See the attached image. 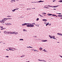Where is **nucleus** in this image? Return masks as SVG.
<instances>
[{
    "mask_svg": "<svg viewBox=\"0 0 62 62\" xmlns=\"http://www.w3.org/2000/svg\"><path fill=\"white\" fill-rule=\"evenodd\" d=\"M34 24H30V27H34Z\"/></svg>",
    "mask_w": 62,
    "mask_h": 62,
    "instance_id": "f257e3e1",
    "label": "nucleus"
},
{
    "mask_svg": "<svg viewBox=\"0 0 62 62\" xmlns=\"http://www.w3.org/2000/svg\"><path fill=\"white\" fill-rule=\"evenodd\" d=\"M53 15H54V14H47V15L48 16H51V15H52V16H53Z\"/></svg>",
    "mask_w": 62,
    "mask_h": 62,
    "instance_id": "f03ea898",
    "label": "nucleus"
},
{
    "mask_svg": "<svg viewBox=\"0 0 62 62\" xmlns=\"http://www.w3.org/2000/svg\"><path fill=\"white\" fill-rule=\"evenodd\" d=\"M57 35H59L60 36H62V34L61 33H58L57 34Z\"/></svg>",
    "mask_w": 62,
    "mask_h": 62,
    "instance_id": "7ed1b4c3",
    "label": "nucleus"
},
{
    "mask_svg": "<svg viewBox=\"0 0 62 62\" xmlns=\"http://www.w3.org/2000/svg\"><path fill=\"white\" fill-rule=\"evenodd\" d=\"M42 21H44V22H46L47 21V20L46 19H43Z\"/></svg>",
    "mask_w": 62,
    "mask_h": 62,
    "instance_id": "20e7f679",
    "label": "nucleus"
},
{
    "mask_svg": "<svg viewBox=\"0 0 62 62\" xmlns=\"http://www.w3.org/2000/svg\"><path fill=\"white\" fill-rule=\"evenodd\" d=\"M42 41L43 42H46V41H47V40H42Z\"/></svg>",
    "mask_w": 62,
    "mask_h": 62,
    "instance_id": "39448f33",
    "label": "nucleus"
},
{
    "mask_svg": "<svg viewBox=\"0 0 62 62\" xmlns=\"http://www.w3.org/2000/svg\"><path fill=\"white\" fill-rule=\"evenodd\" d=\"M4 34H7L8 33V31H5L4 32Z\"/></svg>",
    "mask_w": 62,
    "mask_h": 62,
    "instance_id": "423d86ee",
    "label": "nucleus"
},
{
    "mask_svg": "<svg viewBox=\"0 0 62 62\" xmlns=\"http://www.w3.org/2000/svg\"><path fill=\"white\" fill-rule=\"evenodd\" d=\"M57 16H58V17H62V15H58Z\"/></svg>",
    "mask_w": 62,
    "mask_h": 62,
    "instance_id": "0eeeda50",
    "label": "nucleus"
},
{
    "mask_svg": "<svg viewBox=\"0 0 62 62\" xmlns=\"http://www.w3.org/2000/svg\"><path fill=\"white\" fill-rule=\"evenodd\" d=\"M52 16H56V17H57V16H56V15L54 14H53L52 15Z\"/></svg>",
    "mask_w": 62,
    "mask_h": 62,
    "instance_id": "6e6552de",
    "label": "nucleus"
},
{
    "mask_svg": "<svg viewBox=\"0 0 62 62\" xmlns=\"http://www.w3.org/2000/svg\"><path fill=\"white\" fill-rule=\"evenodd\" d=\"M39 50H40V51H41V50H42V47H40L39 48Z\"/></svg>",
    "mask_w": 62,
    "mask_h": 62,
    "instance_id": "1a4fd4ad",
    "label": "nucleus"
},
{
    "mask_svg": "<svg viewBox=\"0 0 62 62\" xmlns=\"http://www.w3.org/2000/svg\"><path fill=\"white\" fill-rule=\"evenodd\" d=\"M49 37H50V38L51 39H53V37H52L50 35H49Z\"/></svg>",
    "mask_w": 62,
    "mask_h": 62,
    "instance_id": "9d476101",
    "label": "nucleus"
},
{
    "mask_svg": "<svg viewBox=\"0 0 62 62\" xmlns=\"http://www.w3.org/2000/svg\"><path fill=\"white\" fill-rule=\"evenodd\" d=\"M27 27H30V25H27Z\"/></svg>",
    "mask_w": 62,
    "mask_h": 62,
    "instance_id": "9b49d317",
    "label": "nucleus"
},
{
    "mask_svg": "<svg viewBox=\"0 0 62 62\" xmlns=\"http://www.w3.org/2000/svg\"><path fill=\"white\" fill-rule=\"evenodd\" d=\"M6 20V18H4L3 19H2V21H4V20Z\"/></svg>",
    "mask_w": 62,
    "mask_h": 62,
    "instance_id": "f8f14e48",
    "label": "nucleus"
},
{
    "mask_svg": "<svg viewBox=\"0 0 62 62\" xmlns=\"http://www.w3.org/2000/svg\"><path fill=\"white\" fill-rule=\"evenodd\" d=\"M0 23H5V21H1L0 22Z\"/></svg>",
    "mask_w": 62,
    "mask_h": 62,
    "instance_id": "ddd939ff",
    "label": "nucleus"
},
{
    "mask_svg": "<svg viewBox=\"0 0 62 62\" xmlns=\"http://www.w3.org/2000/svg\"><path fill=\"white\" fill-rule=\"evenodd\" d=\"M39 16L41 17H43V16H41V15L40 14H39Z\"/></svg>",
    "mask_w": 62,
    "mask_h": 62,
    "instance_id": "4468645a",
    "label": "nucleus"
},
{
    "mask_svg": "<svg viewBox=\"0 0 62 62\" xmlns=\"http://www.w3.org/2000/svg\"><path fill=\"white\" fill-rule=\"evenodd\" d=\"M59 2H61L62 3V0H60L59 1Z\"/></svg>",
    "mask_w": 62,
    "mask_h": 62,
    "instance_id": "2eb2a0df",
    "label": "nucleus"
},
{
    "mask_svg": "<svg viewBox=\"0 0 62 62\" xmlns=\"http://www.w3.org/2000/svg\"><path fill=\"white\" fill-rule=\"evenodd\" d=\"M39 18H38L37 19L36 21H39Z\"/></svg>",
    "mask_w": 62,
    "mask_h": 62,
    "instance_id": "dca6fc26",
    "label": "nucleus"
},
{
    "mask_svg": "<svg viewBox=\"0 0 62 62\" xmlns=\"http://www.w3.org/2000/svg\"><path fill=\"white\" fill-rule=\"evenodd\" d=\"M22 25L23 26H24V25H25V23H24V24H23Z\"/></svg>",
    "mask_w": 62,
    "mask_h": 62,
    "instance_id": "f3484780",
    "label": "nucleus"
},
{
    "mask_svg": "<svg viewBox=\"0 0 62 62\" xmlns=\"http://www.w3.org/2000/svg\"><path fill=\"white\" fill-rule=\"evenodd\" d=\"M43 51H44L45 52H47V51L45 49H44V50H43Z\"/></svg>",
    "mask_w": 62,
    "mask_h": 62,
    "instance_id": "a211bd4d",
    "label": "nucleus"
},
{
    "mask_svg": "<svg viewBox=\"0 0 62 62\" xmlns=\"http://www.w3.org/2000/svg\"><path fill=\"white\" fill-rule=\"evenodd\" d=\"M15 10H15V9H14L13 10H12V11L13 12H14V11H15Z\"/></svg>",
    "mask_w": 62,
    "mask_h": 62,
    "instance_id": "6ab92c4d",
    "label": "nucleus"
},
{
    "mask_svg": "<svg viewBox=\"0 0 62 62\" xmlns=\"http://www.w3.org/2000/svg\"><path fill=\"white\" fill-rule=\"evenodd\" d=\"M41 0H40L39 1H38V3H40V2H41Z\"/></svg>",
    "mask_w": 62,
    "mask_h": 62,
    "instance_id": "aec40b11",
    "label": "nucleus"
},
{
    "mask_svg": "<svg viewBox=\"0 0 62 62\" xmlns=\"http://www.w3.org/2000/svg\"><path fill=\"white\" fill-rule=\"evenodd\" d=\"M20 40H23V39H20Z\"/></svg>",
    "mask_w": 62,
    "mask_h": 62,
    "instance_id": "412c9836",
    "label": "nucleus"
},
{
    "mask_svg": "<svg viewBox=\"0 0 62 62\" xmlns=\"http://www.w3.org/2000/svg\"><path fill=\"white\" fill-rule=\"evenodd\" d=\"M14 34L16 35V34H18V32H15V33H14Z\"/></svg>",
    "mask_w": 62,
    "mask_h": 62,
    "instance_id": "4be33fe9",
    "label": "nucleus"
},
{
    "mask_svg": "<svg viewBox=\"0 0 62 62\" xmlns=\"http://www.w3.org/2000/svg\"><path fill=\"white\" fill-rule=\"evenodd\" d=\"M7 17H11V16H7Z\"/></svg>",
    "mask_w": 62,
    "mask_h": 62,
    "instance_id": "5701e85b",
    "label": "nucleus"
},
{
    "mask_svg": "<svg viewBox=\"0 0 62 62\" xmlns=\"http://www.w3.org/2000/svg\"><path fill=\"white\" fill-rule=\"evenodd\" d=\"M42 14H46V13H42Z\"/></svg>",
    "mask_w": 62,
    "mask_h": 62,
    "instance_id": "b1692460",
    "label": "nucleus"
},
{
    "mask_svg": "<svg viewBox=\"0 0 62 62\" xmlns=\"http://www.w3.org/2000/svg\"><path fill=\"white\" fill-rule=\"evenodd\" d=\"M8 23H5V24H6V25H8Z\"/></svg>",
    "mask_w": 62,
    "mask_h": 62,
    "instance_id": "393cba45",
    "label": "nucleus"
},
{
    "mask_svg": "<svg viewBox=\"0 0 62 62\" xmlns=\"http://www.w3.org/2000/svg\"><path fill=\"white\" fill-rule=\"evenodd\" d=\"M8 25H11V24L10 23H8Z\"/></svg>",
    "mask_w": 62,
    "mask_h": 62,
    "instance_id": "a878e982",
    "label": "nucleus"
},
{
    "mask_svg": "<svg viewBox=\"0 0 62 62\" xmlns=\"http://www.w3.org/2000/svg\"><path fill=\"white\" fill-rule=\"evenodd\" d=\"M24 57V55H23L22 56H21V57Z\"/></svg>",
    "mask_w": 62,
    "mask_h": 62,
    "instance_id": "bb28decb",
    "label": "nucleus"
},
{
    "mask_svg": "<svg viewBox=\"0 0 62 62\" xmlns=\"http://www.w3.org/2000/svg\"><path fill=\"white\" fill-rule=\"evenodd\" d=\"M5 20H8V19H11V18H5Z\"/></svg>",
    "mask_w": 62,
    "mask_h": 62,
    "instance_id": "cd10ccee",
    "label": "nucleus"
},
{
    "mask_svg": "<svg viewBox=\"0 0 62 62\" xmlns=\"http://www.w3.org/2000/svg\"><path fill=\"white\" fill-rule=\"evenodd\" d=\"M9 50H10V51H12V49H11L10 48H9Z\"/></svg>",
    "mask_w": 62,
    "mask_h": 62,
    "instance_id": "c85d7f7f",
    "label": "nucleus"
},
{
    "mask_svg": "<svg viewBox=\"0 0 62 62\" xmlns=\"http://www.w3.org/2000/svg\"><path fill=\"white\" fill-rule=\"evenodd\" d=\"M31 50H32V51H37V50H33L32 49Z\"/></svg>",
    "mask_w": 62,
    "mask_h": 62,
    "instance_id": "c756f323",
    "label": "nucleus"
},
{
    "mask_svg": "<svg viewBox=\"0 0 62 62\" xmlns=\"http://www.w3.org/2000/svg\"><path fill=\"white\" fill-rule=\"evenodd\" d=\"M5 57H7V58H8V57H9V56H6Z\"/></svg>",
    "mask_w": 62,
    "mask_h": 62,
    "instance_id": "7c9ffc66",
    "label": "nucleus"
},
{
    "mask_svg": "<svg viewBox=\"0 0 62 62\" xmlns=\"http://www.w3.org/2000/svg\"><path fill=\"white\" fill-rule=\"evenodd\" d=\"M56 13L57 14H62L61 13Z\"/></svg>",
    "mask_w": 62,
    "mask_h": 62,
    "instance_id": "2f4dec72",
    "label": "nucleus"
},
{
    "mask_svg": "<svg viewBox=\"0 0 62 62\" xmlns=\"http://www.w3.org/2000/svg\"><path fill=\"white\" fill-rule=\"evenodd\" d=\"M29 47H30V48H33V47H31L30 46H29Z\"/></svg>",
    "mask_w": 62,
    "mask_h": 62,
    "instance_id": "473e14b6",
    "label": "nucleus"
},
{
    "mask_svg": "<svg viewBox=\"0 0 62 62\" xmlns=\"http://www.w3.org/2000/svg\"><path fill=\"white\" fill-rule=\"evenodd\" d=\"M55 38V36H53V38Z\"/></svg>",
    "mask_w": 62,
    "mask_h": 62,
    "instance_id": "72a5a7b5",
    "label": "nucleus"
},
{
    "mask_svg": "<svg viewBox=\"0 0 62 62\" xmlns=\"http://www.w3.org/2000/svg\"><path fill=\"white\" fill-rule=\"evenodd\" d=\"M33 3H38V2H33Z\"/></svg>",
    "mask_w": 62,
    "mask_h": 62,
    "instance_id": "f704fd0d",
    "label": "nucleus"
},
{
    "mask_svg": "<svg viewBox=\"0 0 62 62\" xmlns=\"http://www.w3.org/2000/svg\"><path fill=\"white\" fill-rule=\"evenodd\" d=\"M58 6H59V5L55 6V7L56 8V7H58Z\"/></svg>",
    "mask_w": 62,
    "mask_h": 62,
    "instance_id": "c9c22d12",
    "label": "nucleus"
},
{
    "mask_svg": "<svg viewBox=\"0 0 62 62\" xmlns=\"http://www.w3.org/2000/svg\"><path fill=\"white\" fill-rule=\"evenodd\" d=\"M23 31H25V29H24L23 30Z\"/></svg>",
    "mask_w": 62,
    "mask_h": 62,
    "instance_id": "e433bc0d",
    "label": "nucleus"
},
{
    "mask_svg": "<svg viewBox=\"0 0 62 62\" xmlns=\"http://www.w3.org/2000/svg\"><path fill=\"white\" fill-rule=\"evenodd\" d=\"M27 24L28 25H29V24H31V23H27Z\"/></svg>",
    "mask_w": 62,
    "mask_h": 62,
    "instance_id": "4c0bfd02",
    "label": "nucleus"
},
{
    "mask_svg": "<svg viewBox=\"0 0 62 62\" xmlns=\"http://www.w3.org/2000/svg\"><path fill=\"white\" fill-rule=\"evenodd\" d=\"M28 25L27 23H25V25Z\"/></svg>",
    "mask_w": 62,
    "mask_h": 62,
    "instance_id": "58836bf2",
    "label": "nucleus"
},
{
    "mask_svg": "<svg viewBox=\"0 0 62 62\" xmlns=\"http://www.w3.org/2000/svg\"><path fill=\"white\" fill-rule=\"evenodd\" d=\"M38 60L39 61H42V60H40V59Z\"/></svg>",
    "mask_w": 62,
    "mask_h": 62,
    "instance_id": "ea45409f",
    "label": "nucleus"
},
{
    "mask_svg": "<svg viewBox=\"0 0 62 62\" xmlns=\"http://www.w3.org/2000/svg\"><path fill=\"white\" fill-rule=\"evenodd\" d=\"M53 8H56L55 6H53Z\"/></svg>",
    "mask_w": 62,
    "mask_h": 62,
    "instance_id": "a19ab883",
    "label": "nucleus"
},
{
    "mask_svg": "<svg viewBox=\"0 0 62 62\" xmlns=\"http://www.w3.org/2000/svg\"><path fill=\"white\" fill-rule=\"evenodd\" d=\"M35 24V23H32L31 24Z\"/></svg>",
    "mask_w": 62,
    "mask_h": 62,
    "instance_id": "79ce46f5",
    "label": "nucleus"
},
{
    "mask_svg": "<svg viewBox=\"0 0 62 62\" xmlns=\"http://www.w3.org/2000/svg\"><path fill=\"white\" fill-rule=\"evenodd\" d=\"M42 61H45V62H46V61H44V60H42Z\"/></svg>",
    "mask_w": 62,
    "mask_h": 62,
    "instance_id": "37998d69",
    "label": "nucleus"
},
{
    "mask_svg": "<svg viewBox=\"0 0 62 62\" xmlns=\"http://www.w3.org/2000/svg\"><path fill=\"white\" fill-rule=\"evenodd\" d=\"M10 32H7V34H9Z\"/></svg>",
    "mask_w": 62,
    "mask_h": 62,
    "instance_id": "c03bdc74",
    "label": "nucleus"
},
{
    "mask_svg": "<svg viewBox=\"0 0 62 62\" xmlns=\"http://www.w3.org/2000/svg\"><path fill=\"white\" fill-rule=\"evenodd\" d=\"M51 24H48V25H51Z\"/></svg>",
    "mask_w": 62,
    "mask_h": 62,
    "instance_id": "a18cd8bd",
    "label": "nucleus"
},
{
    "mask_svg": "<svg viewBox=\"0 0 62 62\" xmlns=\"http://www.w3.org/2000/svg\"><path fill=\"white\" fill-rule=\"evenodd\" d=\"M48 25V24H46V26H47V25Z\"/></svg>",
    "mask_w": 62,
    "mask_h": 62,
    "instance_id": "49530a36",
    "label": "nucleus"
},
{
    "mask_svg": "<svg viewBox=\"0 0 62 62\" xmlns=\"http://www.w3.org/2000/svg\"><path fill=\"white\" fill-rule=\"evenodd\" d=\"M46 7H50V5H48V6H46Z\"/></svg>",
    "mask_w": 62,
    "mask_h": 62,
    "instance_id": "de8ad7c7",
    "label": "nucleus"
},
{
    "mask_svg": "<svg viewBox=\"0 0 62 62\" xmlns=\"http://www.w3.org/2000/svg\"><path fill=\"white\" fill-rule=\"evenodd\" d=\"M15 32H13V34H14V33H15Z\"/></svg>",
    "mask_w": 62,
    "mask_h": 62,
    "instance_id": "09e8293b",
    "label": "nucleus"
},
{
    "mask_svg": "<svg viewBox=\"0 0 62 62\" xmlns=\"http://www.w3.org/2000/svg\"><path fill=\"white\" fill-rule=\"evenodd\" d=\"M3 26H1V28H3Z\"/></svg>",
    "mask_w": 62,
    "mask_h": 62,
    "instance_id": "8fccbe9b",
    "label": "nucleus"
},
{
    "mask_svg": "<svg viewBox=\"0 0 62 62\" xmlns=\"http://www.w3.org/2000/svg\"><path fill=\"white\" fill-rule=\"evenodd\" d=\"M59 56H60V57H61V58H62V56H61V55H60Z\"/></svg>",
    "mask_w": 62,
    "mask_h": 62,
    "instance_id": "3c124183",
    "label": "nucleus"
},
{
    "mask_svg": "<svg viewBox=\"0 0 62 62\" xmlns=\"http://www.w3.org/2000/svg\"><path fill=\"white\" fill-rule=\"evenodd\" d=\"M53 6H49V7H53Z\"/></svg>",
    "mask_w": 62,
    "mask_h": 62,
    "instance_id": "603ef678",
    "label": "nucleus"
},
{
    "mask_svg": "<svg viewBox=\"0 0 62 62\" xmlns=\"http://www.w3.org/2000/svg\"><path fill=\"white\" fill-rule=\"evenodd\" d=\"M44 23L45 24H46L47 23H46V22H45V23Z\"/></svg>",
    "mask_w": 62,
    "mask_h": 62,
    "instance_id": "864d4df0",
    "label": "nucleus"
},
{
    "mask_svg": "<svg viewBox=\"0 0 62 62\" xmlns=\"http://www.w3.org/2000/svg\"><path fill=\"white\" fill-rule=\"evenodd\" d=\"M19 9V8L16 9H15L16 10H17V9Z\"/></svg>",
    "mask_w": 62,
    "mask_h": 62,
    "instance_id": "5fc2aeb1",
    "label": "nucleus"
},
{
    "mask_svg": "<svg viewBox=\"0 0 62 62\" xmlns=\"http://www.w3.org/2000/svg\"><path fill=\"white\" fill-rule=\"evenodd\" d=\"M27 47V48H30V47L29 46V47Z\"/></svg>",
    "mask_w": 62,
    "mask_h": 62,
    "instance_id": "6e6d98bb",
    "label": "nucleus"
},
{
    "mask_svg": "<svg viewBox=\"0 0 62 62\" xmlns=\"http://www.w3.org/2000/svg\"><path fill=\"white\" fill-rule=\"evenodd\" d=\"M13 1L14 2H15V0H13Z\"/></svg>",
    "mask_w": 62,
    "mask_h": 62,
    "instance_id": "4d7b16f0",
    "label": "nucleus"
},
{
    "mask_svg": "<svg viewBox=\"0 0 62 62\" xmlns=\"http://www.w3.org/2000/svg\"><path fill=\"white\" fill-rule=\"evenodd\" d=\"M44 8H47V7H45Z\"/></svg>",
    "mask_w": 62,
    "mask_h": 62,
    "instance_id": "13d9d810",
    "label": "nucleus"
},
{
    "mask_svg": "<svg viewBox=\"0 0 62 62\" xmlns=\"http://www.w3.org/2000/svg\"><path fill=\"white\" fill-rule=\"evenodd\" d=\"M6 29V28H3V29Z\"/></svg>",
    "mask_w": 62,
    "mask_h": 62,
    "instance_id": "bf43d9fd",
    "label": "nucleus"
},
{
    "mask_svg": "<svg viewBox=\"0 0 62 62\" xmlns=\"http://www.w3.org/2000/svg\"><path fill=\"white\" fill-rule=\"evenodd\" d=\"M53 39H56V38H53Z\"/></svg>",
    "mask_w": 62,
    "mask_h": 62,
    "instance_id": "052dcab7",
    "label": "nucleus"
},
{
    "mask_svg": "<svg viewBox=\"0 0 62 62\" xmlns=\"http://www.w3.org/2000/svg\"><path fill=\"white\" fill-rule=\"evenodd\" d=\"M54 9V10H56V9H54H54Z\"/></svg>",
    "mask_w": 62,
    "mask_h": 62,
    "instance_id": "680f3d73",
    "label": "nucleus"
},
{
    "mask_svg": "<svg viewBox=\"0 0 62 62\" xmlns=\"http://www.w3.org/2000/svg\"><path fill=\"white\" fill-rule=\"evenodd\" d=\"M6 50H7V51H9V50H8V49H6Z\"/></svg>",
    "mask_w": 62,
    "mask_h": 62,
    "instance_id": "e2e57ef3",
    "label": "nucleus"
},
{
    "mask_svg": "<svg viewBox=\"0 0 62 62\" xmlns=\"http://www.w3.org/2000/svg\"><path fill=\"white\" fill-rule=\"evenodd\" d=\"M11 2L12 3H13V1H12L11 0Z\"/></svg>",
    "mask_w": 62,
    "mask_h": 62,
    "instance_id": "0e129e2a",
    "label": "nucleus"
},
{
    "mask_svg": "<svg viewBox=\"0 0 62 62\" xmlns=\"http://www.w3.org/2000/svg\"><path fill=\"white\" fill-rule=\"evenodd\" d=\"M13 48L11 47L10 48V49H12Z\"/></svg>",
    "mask_w": 62,
    "mask_h": 62,
    "instance_id": "69168bd1",
    "label": "nucleus"
},
{
    "mask_svg": "<svg viewBox=\"0 0 62 62\" xmlns=\"http://www.w3.org/2000/svg\"><path fill=\"white\" fill-rule=\"evenodd\" d=\"M1 30H3V29H1Z\"/></svg>",
    "mask_w": 62,
    "mask_h": 62,
    "instance_id": "338daca9",
    "label": "nucleus"
},
{
    "mask_svg": "<svg viewBox=\"0 0 62 62\" xmlns=\"http://www.w3.org/2000/svg\"><path fill=\"white\" fill-rule=\"evenodd\" d=\"M60 19H62V17L60 18Z\"/></svg>",
    "mask_w": 62,
    "mask_h": 62,
    "instance_id": "774afa93",
    "label": "nucleus"
}]
</instances>
